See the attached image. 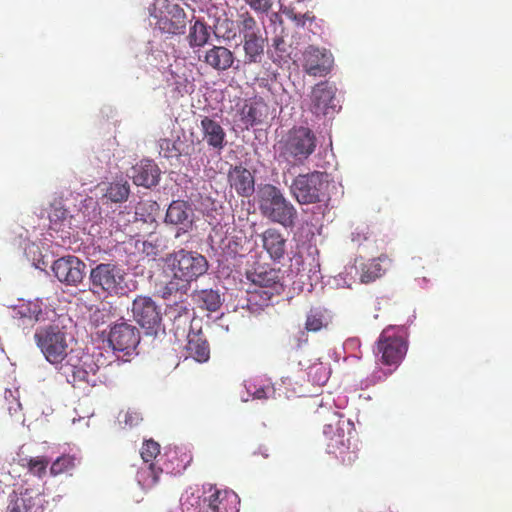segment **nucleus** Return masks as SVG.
Wrapping results in <instances>:
<instances>
[{
    "label": "nucleus",
    "instance_id": "4d7b16f0",
    "mask_svg": "<svg viewBox=\"0 0 512 512\" xmlns=\"http://www.w3.org/2000/svg\"><path fill=\"white\" fill-rule=\"evenodd\" d=\"M284 44V40L281 37L273 39V46L276 50H280V46Z\"/></svg>",
    "mask_w": 512,
    "mask_h": 512
},
{
    "label": "nucleus",
    "instance_id": "39448f33",
    "mask_svg": "<svg viewBox=\"0 0 512 512\" xmlns=\"http://www.w3.org/2000/svg\"><path fill=\"white\" fill-rule=\"evenodd\" d=\"M317 147V137L308 127H294L278 143L279 158L293 163H303Z\"/></svg>",
    "mask_w": 512,
    "mask_h": 512
},
{
    "label": "nucleus",
    "instance_id": "4c0bfd02",
    "mask_svg": "<svg viewBox=\"0 0 512 512\" xmlns=\"http://www.w3.org/2000/svg\"><path fill=\"white\" fill-rule=\"evenodd\" d=\"M307 370L309 381L318 386L325 385L331 373L330 368L322 362L313 363Z\"/></svg>",
    "mask_w": 512,
    "mask_h": 512
},
{
    "label": "nucleus",
    "instance_id": "2f4dec72",
    "mask_svg": "<svg viewBox=\"0 0 512 512\" xmlns=\"http://www.w3.org/2000/svg\"><path fill=\"white\" fill-rule=\"evenodd\" d=\"M191 208L182 200L173 201L166 212L165 221L170 224L179 225L189 222Z\"/></svg>",
    "mask_w": 512,
    "mask_h": 512
},
{
    "label": "nucleus",
    "instance_id": "c85d7f7f",
    "mask_svg": "<svg viewBox=\"0 0 512 512\" xmlns=\"http://www.w3.org/2000/svg\"><path fill=\"white\" fill-rule=\"evenodd\" d=\"M275 293L276 292L270 291L269 289L258 287L253 290H248L247 309L252 313H257L260 310H263L265 307L270 305Z\"/></svg>",
    "mask_w": 512,
    "mask_h": 512
},
{
    "label": "nucleus",
    "instance_id": "f704fd0d",
    "mask_svg": "<svg viewBox=\"0 0 512 512\" xmlns=\"http://www.w3.org/2000/svg\"><path fill=\"white\" fill-rule=\"evenodd\" d=\"M159 205L154 201H141L135 208V222H141L155 227Z\"/></svg>",
    "mask_w": 512,
    "mask_h": 512
},
{
    "label": "nucleus",
    "instance_id": "c03bdc74",
    "mask_svg": "<svg viewBox=\"0 0 512 512\" xmlns=\"http://www.w3.org/2000/svg\"><path fill=\"white\" fill-rule=\"evenodd\" d=\"M143 463H151L160 454V445L154 440H147L141 448Z\"/></svg>",
    "mask_w": 512,
    "mask_h": 512
},
{
    "label": "nucleus",
    "instance_id": "dca6fc26",
    "mask_svg": "<svg viewBox=\"0 0 512 512\" xmlns=\"http://www.w3.org/2000/svg\"><path fill=\"white\" fill-rule=\"evenodd\" d=\"M200 130L202 140L220 154L227 144L226 132L221 124L209 116H204L200 120Z\"/></svg>",
    "mask_w": 512,
    "mask_h": 512
},
{
    "label": "nucleus",
    "instance_id": "6e6552de",
    "mask_svg": "<svg viewBox=\"0 0 512 512\" xmlns=\"http://www.w3.org/2000/svg\"><path fill=\"white\" fill-rule=\"evenodd\" d=\"M337 88L328 81L315 84L309 94V111L316 117H331L340 106L336 99Z\"/></svg>",
    "mask_w": 512,
    "mask_h": 512
},
{
    "label": "nucleus",
    "instance_id": "0eeeda50",
    "mask_svg": "<svg viewBox=\"0 0 512 512\" xmlns=\"http://www.w3.org/2000/svg\"><path fill=\"white\" fill-rule=\"evenodd\" d=\"M328 175L314 171L298 175L292 182L291 193L299 204H315L324 200L328 188Z\"/></svg>",
    "mask_w": 512,
    "mask_h": 512
},
{
    "label": "nucleus",
    "instance_id": "a19ab883",
    "mask_svg": "<svg viewBox=\"0 0 512 512\" xmlns=\"http://www.w3.org/2000/svg\"><path fill=\"white\" fill-rule=\"evenodd\" d=\"M237 23L239 32L242 34L243 38H245L246 35H256L260 33L256 20L248 11L239 13Z\"/></svg>",
    "mask_w": 512,
    "mask_h": 512
},
{
    "label": "nucleus",
    "instance_id": "e433bc0d",
    "mask_svg": "<svg viewBox=\"0 0 512 512\" xmlns=\"http://www.w3.org/2000/svg\"><path fill=\"white\" fill-rule=\"evenodd\" d=\"M329 323V318L327 317L325 311L314 308L311 309L307 315L305 328L308 331L317 332L322 328L327 327Z\"/></svg>",
    "mask_w": 512,
    "mask_h": 512
},
{
    "label": "nucleus",
    "instance_id": "5fc2aeb1",
    "mask_svg": "<svg viewBox=\"0 0 512 512\" xmlns=\"http://www.w3.org/2000/svg\"><path fill=\"white\" fill-rule=\"evenodd\" d=\"M292 19L298 24V25H304L305 20H312L313 17H310L308 14H294Z\"/></svg>",
    "mask_w": 512,
    "mask_h": 512
},
{
    "label": "nucleus",
    "instance_id": "864d4df0",
    "mask_svg": "<svg viewBox=\"0 0 512 512\" xmlns=\"http://www.w3.org/2000/svg\"><path fill=\"white\" fill-rule=\"evenodd\" d=\"M13 477L9 472H0V490L4 491L6 487L12 484Z\"/></svg>",
    "mask_w": 512,
    "mask_h": 512
},
{
    "label": "nucleus",
    "instance_id": "ddd939ff",
    "mask_svg": "<svg viewBox=\"0 0 512 512\" xmlns=\"http://www.w3.org/2000/svg\"><path fill=\"white\" fill-rule=\"evenodd\" d=\"M86 265L76 256H65L54 261L52 271L55 277L66 285L76 286L82 282Z\"/></svg>",
    "mask_w": 512,
    "mask_h": 512
},
{
    "label": "nucleus",
    "instance_id": "a211bd4d",
    "mask_svg": "<svg viewBox=\"0 0 512 512\" xmlns=\"http://www.w3.org/2000/svg\"><path fill=\"white\" fill-rule=\"evenodd\" d=\"M199 59L208 67L218 72H224L233 66L235 62V55L225 46L213 45L204 52L203 58Z\"/></svg>",
    "mask_w": 512,
    "mask_h": 512
},
{
    "label": "nucleus",
    "instance_id": "f257e3e1",
    "mask_svg": "<svg viewBox=\"0 0 512 512\" xmlns=\"http://www.w3.org/2000/svg\"><path fill=\"white\" fill-rule=\"evenodd\" d=\"M182 512H239L240 499L228 489L207 485L200 489L186 490L180 499Z\"/></svg>",
    "mask_w": 512,
    "mask_h": 512
},
{
    "label": "nucleus",
    "instance_id": "7c9ffc66",
    "mask_svg": "<svg viewBox=\"0 0 512 512\" xmlns=\"http://www.w3.org/2000/svg\"><path fill=\"white\" fill-rule=\"evenodd\" d=\"M210 39L209 27L207 24L197 19L190 26L189 33L187 35V41L191 48H200L204 47Z\"/></svg>",
    "mask_w": 512,
    "mask_h": 512
},
{
    "label": "nucleus",
    "instance_id": "052dcab7",
    "mask_svg": "<svg viewBox=\"0 0 512 512\" xmlns=\"http://www.w3.org/2000/svg\"><path fill=\"white\" fill-rule=\"evenodd\" d=\"M56 212H60L61 215H64V213H65L64 211H61V210H56Z\"/></svg>",
    "mask_w": 512,
    "mask_h": 512
},
{
    "label": "nucleus",
    "instance_id": "49530a36",
    "mask_svg": "<svg viewBox=\"0 0 512 512\" xmlns=\"http://www.w3.org/2000/svg\"><path fill=\"white\" fill-rule=\"evenodd\" d=\"M256 12L267 13L272 7V0H245Z\"/></svg>",
    "mask_w": 512,
    "mask_h": 512
},
{
    "label": "nucleus",
    "instance_id": "bb28decb",
    "mask_svg": "<svg viewBox=\"0 0 512 512\" xmlns=\"http://www.w3.org/2000/svg\"><path fill=\"white\" fill-rule=\"evenodd\" d=\"M390 262L391 260L387 255H380L379 257L371 259L368 262L362 264L360 281L362 283L368 284L380 278L385 274L387 266L390 264Z\"/></svg>",
    "mask_w": 512,
    "mask_h": 512
},
{
    "label": "nucleus",
    "instance_id": "f3484780",
    "mask_svg": "<svg viewBox=\"0 0 512 512\" xmlns=\"http://www.w3.org/2000/svg\"><path fill=\"white\" fill-rule=\"evenodd\" d=\"M408 334L403 328L388 327L378 339L379 352H407Z\"/></svg>",
    "mask_w": 512,
    "mask_h": 512
},
{
    "label": "nucleus",
    "instance_id": "72a5a7b5",
    "mask_svg": "<svg viewBox=\"0 0 512 512\" xmlns=\"http://www.w3.org/2000/svg\"><path fill=\"white\" fill-rule=\"evenodd\" d=\"M193 300L199 305V307L210 312L217 311L222 304L219 292L213 289L195 291L193 293Z\"/></svg>",
    "mask_w": 512,
    "mask_h": 512
},
{
    "label": "nucleus",
    "instance_id": "c9c22d12",
    "mask_svg": "<svg viewBox=\"0 0 512 512\" xmlns=\"http://www.w3.org/2000/svg\"><path fill=\"white\" fill-rule=\"evenodd\" d=\"M75 468V457L72 455L64 454L59 456L53 462L50 461L49 473L51 476L69 473Z\"/></svg>",
    "mask_w": 512,
    "mask_h": 512
},
{
    "label": "nucleus",
    "instance_id": "aec40b11",
    "mask_svg": "<svg viewBox=\"0 0 512 512\" xmlns=\"http://www.w3.org/2000/svg\"><path fill=\"white\" fill-rule=\"evenodd\" d=\"M15 313L19 319L28 321L29 324L33 325L36 322H44L50 319L49 314L53 313L41 300L35 299L19 304L15 308Z\"/></svg>",
    "mask_w": 512,
    "mask_h": 512
},
{
    "label": "nucleus",
    "instance_id": "6ab92c4d",
    "mask_svg": "<svg viewBox=\"0 0 512 512\" xmlns=\"http://www.w3.org/2000/svg\"><path fill=\"white\" fill-rule=\"evenodd\" d=\"M269 113L267 103L261 97H254L247 101L240 111V118L246 128L262 123Z\"/></svg>",
    "mask_w": 512,
    "mask_h": 512
},
{
    "label": "nucleus",
    "instance_id": "6e6d98bb",
    "mask_svg": "<svg viewBox=\"0 0 512 512\" xmlns=\"http://www.w3.org/2000/svg\"><path fill=\"white\" fill-rule=\"evenodd\" d=\"M210 354H197V357L194 358L195 361L199 363H203L208 361Z\"/></svg>",
    "mask_w": 512,
    "mask_h": 512
},
{
    "label": "nucleus",
    "instance_id": "58836bf2",
    "mask_svg": "<svg viewBox=\"0 0 512 512\" xmlns=\"http://www.w3.org/2000/svg\"><path fill=\"white\" fill-rule=\"evenodd\" d=\"M166 314L174 323H177L178 326H180V324L186 325L190 321L189 308L184 301H179L168 306Z\"/></svg>",
    "mask_w": 512,
    "mask_h": 512
},
{
    "label": "nucleus",
    "instance_id": "c756f323",
    "mask_svg": "<svg viewBox=\"0 0 512 512\" xmlns=\"http://www.w3.org/2000/svg\"><path fill=\"white\" fill-rule=\"evenodd\" d=\"M163 469L156 463H143L137 472L136 478L143 489L153 488L159 481Z\"/></svg>",
    "mask_w": 512,
    "mask_h": 512
},
{
    "label": "nucleus",
    "instance_id": "4be33fe9",
    "mask_svg": "<svg viewBox=\"0 0 512 512\" xmlns=\"http://www.w3.org/2000/svg\"><path fill=\"white\" fill-rule=\"evenodd\" d=\"M263 249L274 261H280L286 253L285 236L276 228H268L260 235Z\"/></svg>",
    "mask_w": 512,
    "mask_h": 512
},
{
    "label": "nucleus",
    "instance_id": "13d9d810",
    "mask_svg": "<svg viewBox=\"0 0 512 512\" xmlns=\"http://www.w3.org/2000/svg\"><path fill=\"white\" fill-rule=\"evenodd\" d=\"M299 259H301V256H298V258L294 257V260L296 261L297 264H299Z\"/></svg>",
    "mask_w": 512,
    "mask_h": 512
},
{
    "label": "nucleus",
    "instance_id": "de8ad7c7",
    "mask_svg": "<svg viewBox=\"0 0 512 512\" xmlns=\"http://www.w3.org/2000/svg\"><path fill=\"white\" fill-rule=\"evenodd\" d=\"M142 419L141 413L132 409H128L124 415V423L129 427L137 426Z\"/></svg>",
    "mask_w": 512,
    "mask_h": 512
},
{
    "label": "nucleus",
    "instance_id": "ea45409f",
    "mask_svg": "<svg viewBox=\"0 0 512 512\" xmlns=\"http://www.w3.org/2000/svg\"><path fill=\"white\" fill-rule=\"evenodd\" d=\"M186 352H209L208 340L201 330L188 333Z\"/></svg>",
    "mask_w": 512,
    "mask_h": 512
},
{
    "label": "nucleus",
    "instance_id": "603ef678",
    "mask_svg": "<svg viewBox=\"0 0 512 512\" xmlns=\"http://www.w3.org/2000/svg\"><path fill=\"white\" fill-rule=\"evenodd\" d=\"M361 343L358 338H348L344 344L343 349L345 351H356L360 349Z\"/></svg>",
    "mask_w": 512,
    "mask_h": 512
},
{
    "label": "nucleus",
    "instance_id": "9d476101",
    "mask_svg": "<svg viewBox=\"0 0 512 512\" xmlns=\"http://www.w3.org/2000/svg\"><path fill=\"white\" fill-rule=\"evenodd\" d=\"M46 360L55 365L56 368L64 375L70 374L74 379L84 378L89 372L95 373L96 364H88V360H92L93 354H44Z\"/></svg>",
    "mask_w": 512,
    "mask_h": 512
},
{
    "label": "nucleus",
    "instance_id": "8fccbe9b",
    "mask_svg": "<svg viewBox=\"0 0 512 512\" xmlns=\"http://www.w3.org/2000/svg\"><path fill=\"white\" fill-rule=\"evenodd\" d=\"M402 360V354H381L379 362L386 366H397Z\"/></svg>",
    "mask_w": 512,
    "mask_h": 512
},
{
    "label": "nucleus",
    "instance_id": "5701e85b",
    "mask_svg": "<svg viewBox=\"0 0 512 512\" xmlns=\"http://www.w3.org/2000/svg\"><path fill=\"white\" fill-rule=\"evenodd\" d=\"M157 27L163 33L170 35L182 34L186 28V13L179 5H173L167 12L157 21Z\"/></svg>",
    "mask_w": 512,
    "mask_h": 512
},
{
    "label": "nucleus",
    "instance_id": "1a4fd4ad",
    "mask_svg": "<svg viewBox=\"0 0 512 512\" xmlns=\"http://www.w3.org/2000/svg\"><path fill=\"white\" fill-rule=\"evenodd\" d=\"M207 269L206 258L198 253L180 250L173 255L172 271L174 278L187 284L203 275Z\"/></svg>",
    "mask_w": 512,
    "mask_h": 512
},
{
    "label": "nucleus",
    "instance_id": "b1692460",
    "mask_svg": "<svg viewBox=\"0 0 512 512\" xmlns=\"http://www.w3.org/2000/svg\"><path fill=\"white\" fill-rule=\"evenodd\" d=\"M167 81L169 85L173 87V91L176 93L177 97H183L184 95L194 92L195 85L192 70L185 65H177L175 69L171 70L170 77Z\"/></svg>",
    "mask_w": 512,
    "mask_h": 512
},
{
    "label": "nucleus",
    "instance_id": "a18cd8bd",
    "mask_svg": "<svg viewBox=\"0 0 512 512\" xmlns=\"http://www.w3.org/2000/svg\"><path fill=\"white\" fill-rule=\"evenodd\" d=\"M247 392L252 395L254 399H265L267 393L271 390L269 384H257L254 380H249L245 384Z\"/></svg>",
    "mask_w": 512,
    "mask_h": 512
},
{
    "label": "nucleus",
    "instance_id": "9b49d317",
    "mask_svg": "<svg viewBox=\"0 0 512 512\" xmlns=\"http://www.w3.org/2000/svg\"><path fill=\"white\" fill-rule=\"evenodd\" d=\"M34 340L41 352H66L72 337L64 326L50 324L39 327L35 331Z\"/></svg>",
    "mask_w": 512,
    "mask_h": 512
},
{
    "label": "nucleus",
    "instance_id": "79ce46f5",
    "mask_svg": "<svg viewBox=\"0 0 512 512\" xmlns=\"http://www.w3.org/2000/svg\"><path fill=\"white\" fill-rule=\"evenodd\" d=\"M129 185L125 183H111L106 190L105 196L113 202L125 201L129 196Z\"/></svg>",
    "mask_w": 512,
    "mask_h": 512
},
{
    "label": "nucleus",
    "instance_id": "bf43d9fd",
    "mask_svg": "<svg viewBox=\"0 0 512 512\" xmlns=\"http://www.w3.org/2000/svg\"><path fill=\"white\" fill-rule=\"evenodd\" d=\"M299 259H301V256H298V258L294 257V260L296 261L297 264H299Z\"/></svg>",
    "mask_w": 512,
    "mask_h": 512
},
{
    "label": "nucleus",
    "instance_id": "cd10ccee",
    "mask_svg": "<svg viewBox=\"0 0 512 512\" xmlns=\"http://www.w3.org/2000/svg\"><path fill=\"white\" fill-rule=\"evenodd\" d=\"M18 464L25 468L29 474L42 479L47 474L50 459L45 455L19 456Z\"/></svg>",
    "mask_w": 512,
    "mask_h": 512
},
{
    "label": "nucleus",
    "instance_id": "a878e982",
    "mask_svg": "<svg viewBox=\"0 0 512 512\" xmlns=\"http://www.w3.org/2000/svg\"><path fill=\"white\" fill-rule=\"evenodd\" d=\"M266 41L267 39L263 37L261 33L256 35H246V37L243 38L245 64L261 62V59L264 55Z\"/></svg>",
    "mask_w": 512,
    "mask_h": 512
},
{
    "label": "nucleus",
    "instance_id": "7ed1b4c3",
    "mask_svg": "<svg viewBox=\"0 0 512 512\" xmlns=\"http://www.w3.org/2000/svg\"><path fill=\"white\" fill-rule=\"evenodd\" d=\"M257 197L259 210L263 217L285 228L295 226L297 210L279 188L272 184H264L259 187Z\"/></svg>",
    "mask_w": 512,
    "mask_h": 512
},
{
    "label": "nucleus",
    "instance_id": "423d86ee",
    "mask_svg": "<svg viewBox=\"0 0 512 512\" xmlns=\"http://www.w3.org/2000/svg\"><path fill=\"white\" fill-rule=\"evenodd\" d=\"M131 312L134 320L146 330L143 343L149 342L156 349L159 332L164 335L160 307L148 296H138L133 300Z\"/></svg>",
    "mask_w": 512,
    "mask_h": 512
},
{
    "label": "nucleus",
    "instance_id": "f03ea898",
    "mask_svg": "<svg viewBox=\"0 0 512 512\" xmlns=\"http://www.w3.org/2000/svg\"><path fill=\"white\" fill-rule=\"evenodd\" d=\"M329 422L325 424L323 433L328 443L327 449L330 454H334L339 459L344 472L350 470L358 460V449L351 443V431L353 424L344 419L342 415L335 411H329Z\"/></svg>",
    "mask_w": 512,
    "mask_h": 512
},
{
    "label": "nucleus",
    "instance_id": "f8f14e48",
    "mask_svg": "<svg viewBox=\"0 0 512 512\" xmlns=\"http://www.w3.org/2000/svg\"><path fill=\"white\" fill-rule=\"evenodd\" d=\"M333 63V55L326 48L310 45L303 52V70L310 76H326L330 73Z\"/></svg>",
    "mask_w": 512,
    "mask_h": 512
},
{
    "label": "nucleus",
    "instance_id": "680f3d73",
    "mask_svg": "<svg viewBox=\"0 0 512 512\" xmlns=\"http://www.w3.org/2000/svg\"><path fill=\"white\" fill-rule=\"evenodd\" d=\"M0 351H2V352L4 351V348H3V347H1V346H0Z\"/></svg>",
    "mask_w": 512,
    "mask_h": 512
},
{
    "label": "nucleus",
    "instance_id": "412c9836",
    "mask_svg": "<svg viewBox=\"0 0 512 512\" xmlns=\"http://www.w3.org/2000/svg\"><path fill=\"white\" fill-rule=\"evenodd\" d=\"M228 182L230 187L242 197H249L255 191L254 176L241 165L234 166L229 170Z\"/></svg>",
    "mask_w": 512,
    "mask_h": 512
},
{
    "label": "nucleus",
    "instance_id": "473e14b6",
    "mask_svg": "<svg viewBox=\"0 0 512 512\" xmlns=\"http://www.w3.org/2000/svg\"><path fill=\"white\" fill-rule=\"evenodd\" d=\"M19 503L25 504L28 512H43L44 511V494L39 489L25 488L17 495Z\"/></svg>",
    "mask_w": 512,
    "mask_h": 512
},
{
    "label": "nucleus",
    "instance_id": "20e7f679",
    "mask_svg": "<svg viewBox=\"0 0 512 512\" xmlns=\"http://www.w3.org/2000/svg\"><path fill=\"white\" fill-rule=\"evenodd\" d=\"M124 270L115 263H99L90 270L89 289L99 297L107 298L126 293Z\"/></svg>",
    "mask_w": 512,
    "mask_h": 512
},
{
    "label": "nucleus",
    "instance_id": "37998d69",
    "mask_svg": "<svg viewBox=\"0 0 512 512\" xmlns=\"http://www.w3.org/2000/svg\"><path fill=\"white\" fill-rule=\"evenodd\" d=\"M215 34L225 41H231L236 38L237 32L234 21L229 18L218 20L215 25Z\"/></svg>",
    "mask_w": 512,
    "mask_h": 512
},
{
    "label": "nucleus",
    "instance_id": "3c124183",
    "mask_svg": "<svg viewBox=\"0 0 512 512\" xmlns=\"http://www.w3.org/2000/svg\"><path fill=\"white\" fill-rule=\"evenodd\" d=\"M6 512H28L27 508L24 505L19 503V497L16 496L15 499H11Z\"/></svg>",
    "mask_w": 512,
    "mask_h": 512
},
{
    "label": "nucleus",
    "instance_id": "09e8293b",
    "mask_svg": "<svg viewBox=\"0 0 512 512\" xmlns=\"http://www.w3.org/2000/svg\"><path fill=\"white\" fill-rule=\"evenodd\" d=\"M187 283L183 284L181 287L179 286L178 282L175 280L169 281L166 286L161 291V295L164 299H167L170 297L173 293L179 291L182 288H186Z\"/></svg>",
    "mask_w": 512,
    "mask_h": 512
},
{
    "label": "nucleus",
    "instance_id": "393cba45",
    "mask_svg": "<svg viewBox=\"0 0 512 512\" xmlns=\"http://www.w3.org/2000/svg\"><path fill=\"white\" fill-rule=\"evenodd\" d=\"M132 178L137 186L150 188L158 184L160 171L154 162L145 161L133 168Z\"/></svg>",
    "mask_w": 512,
    "mask_h": 512
},
{
    "label": "nucleus",
    "instance_id": "4468645a",
    "mask_svg": "<svg viewBox=\"0 0 512 512\" xmlns=\"http://www.w3.org/2000/svg\"><path fill=\"white\" fill-rule=\"evenodd\" d=\"M108 342L114 352H128L140 344L141 338L139 330L135 326L120 323L111 328Z\"/></svg>",
    "mask_w": 512,
    "mask_h": 512
},
{
    "label": "nucleus",
    "instance_id": "2eb2a0df",
    "mask_svg": "<svg viewBox=\"0 0 512 512\" xmlns=\"http://www.w3.org/2000/svg\"><path fill=\"white\" fill-rule=\"evenodd\" d=\"M247 279L258 288L269 289L279 293L282 289L281 270L270 265H257L246 273Z\"/></svg>",
    "mask_w": 512,
    "mask_h": 512
}]
</instances>
